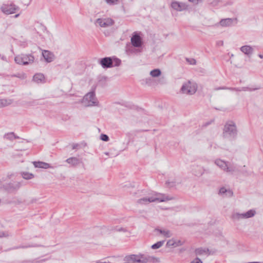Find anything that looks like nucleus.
I'll return each mask as SVG.
<instances>
[{"label":"nucleus","instance_id":"39","mask_svg":"<svg viewBox=\"0 0 263 263\" xmlns=\"http://www.w3.org/2000/svg\"><path fill=\"white\" fill-rule=\"evenodd\" d=\"M218 44L222 46L223 44V42L222 41H220L218 42Z\"/></svg>","mask_w":263,"mask_h":263},{"label":"nucleus","instance_id":"44","mask_svg":"<svg viewBox=\"0 0 263 263\" xmlns=\"http://www.w3.org/2000/svg\"><path fill=\"white\" fill-rule=\"evenodd\" d=\"M104 154L106 155H108L109 153L108 152L104 153Z\"/></svg>","mask_w":263,"mask_h":263},{"label":"nucleus","instance_id":"15","mask_svg":"<svg viewBox=\"0 0 263 263\" xmlns=\"http://www.w3.org/2000/svg\"><path fill=\"white\" fill-rule=\"evenodd\" d=\"M234 21H237V18H227L222 19L219 23L222 27H229L232 25Z\"/></svg>","mask_w":263,"mask_h":263},{"label":"nucleus","instance_id":"3","mask_svg":"<svg viewBox=\"0 0 263 263\" xmlns=\"http://www.w3.org/2000/svg\"><path fill=\"white\" fill-rule=\"evenodd\" d=\"M237 134L236 126L233 121L227 122L223 128L222 136L225 139L232 140L235 138Z\"/></svg>","mask_w":263,"mask_h":263},{"label":"nucleus","instance_id":"22","mask_svg":"<svg viewBox=\"0 0 263 263\" xmlns=\"http://www.w3.org/2000/svg\"><path fill=\"white\" fill-rule=\"evenodd\" d=\"M231 218L232 220L235 221H239L240 220L244 219L243 213H240L239 212H234L232 214Z\"/></svg>","mask_w":263,"mask_h":263},{"label":"nucleus","instance_id":"35","mask_svg":"<svg viewBox=\"0 0 263 263\" xmlns=\"http://www.w3.org/2000/svg\"><path fill=\"white\" fill-rule=\"evenodd\" d=\"M191 263H202V262L199 258H196Z\"/></svg>","mask_w":263,"mask_h":263},{"label":"nucleus","instance_id":"4","mask_svg":"<svg viewBox=\"0 0 263 263\" xmlns=\"http://www.w3.org/2000/svg\"><path fill=\"white\" fill-rule=\"evenodd\" d=\"M197 88L198 86L196 82L193 81H187L183 84L180 92L183 94L193 95L196 93Z\"/></svg>","mask_w":263,"mask_h":263},{"label":"nucleus","instance_id":"14","mask_svg":"<svg viewBox=\"0 0 263 263\" xmlns=\"http://www.w3.org/2000/svg\"><path fill=\"white\" fill-rule=\"evenodd\" d=\"M42 55L44 57L45 60L48 63L52 62L55 58L54 54L48 50H43Z\"/></svg>","mask_w":263,"mask_h":263},{"label":"nucleus","instance_id":"25","mask_svg":"<svg viewBox=\"0 0 263 263\" xmlns=\"http://www.w3.org/2000/svg\"><path fill=\"white\" fill-rule=\"evenodd\" d=\"M161 74V71L159 69H155L150 72V75L153 78L159 77Z\"/></svg>","mask_w":263,"mask_h":263},{"label":"nucleus","instance_id":"8","mask_svg":"<svg viewBox=\"0 0 263 263\" xmlns=\"http://www.w3.org/2000/svg\"><path fill=\"white\" fill-rule=\"evenodd\" d=\"M215 163L226 172L232 173L235 171V168L234 166L229 165L228 163L222 160L217 159L215 160Z\"/></svg>","mask_w":263,"mask_h":263},{"label":"nucleus","instance_id":"30","mask_svg":"<svg viewBox=\"0 0 263 263\" xmlns=\"http://www.w3.org/2000/svg\"><path fill=\"white\" fill-rule=\"evenodd\" d=\"M106 3L109 5H115L119 3V0H105Z\"/></svg>","mask_w":263,"mask_h":263},{"label":"nucleus","instance_id":"1","mask_svg":"<svg viewBox=\"0 0 263 263\" xmlns=\"http://www.w3.org/2000/svg\"><path fill=\"white\" fill-rule=\"evenodd\" d=\"M173 199V197L168 195L159 193H155L138 199L137 201V203L140 205H145L151 202H166Z\"/></svg>","mask_w":263,"mask_h":263},{"label":"nucleus","instance_id":"9","mask_svg":"<svg viewBox=\"0 0 263 263\" xmlns=\"http://www.w3.org/2000/svg\"><path fill=\"white\" fill-rule=\"evenodd\" d=\"M171 7L178 11L185 10L188 8V5L184 3L173 1L171 3Z\"/></svg>","mask_w":263,"mask_h":263},{"label":"nucleus","instance_id":"36","mask_svg":"<svg viewBox=\"0 0 263 263\" xmlns=\"http://www.w3.org/2000/svg\"><path fill=\"white\" fill-rule=\"evenodd\" d=\"M8 235L6 234L4 232L0 231V238L3 237H7Z\"/></svg>","mask_w":263,"mask_h":263},{"label":"nucleus","instance_id":"21","mask_svg":"<svg viewBox=\"0 0 263 263\" xmlns=\"http://www.w3.org/2000/svg\"><path fill=\"white\" fill-rule=\"evenodd\" d=\"M66 162L72 166L78 165L80 161L77 157H70L66 160Z\"/></svg>","mask_w":263,"mask_h":263},{"label":"nucleus","instance_id":"2","mask_svg":"<svg viewBox=\"0 0 263 263\" xmlns=\"http://www.w3.org/2000/svg\"><path fill=\"white\" fill-rule=\"evenodd\" d=\"M96 87L92 90L87 93L83 98L80 101V102L86 107L91 106H98L99 101L96 97L95 90Z\"/></svg>","mask_w":263,"mask_h":263},{"label":"nucleus","instance_id":"5","mask_svg":"<svg viewBox=\"0 0 263 263\" xmlns=\"http://www.w3.org/2000/svg\"><path fill=\"white\" fill-rule=\"evenodd\" d=\"M2 12L6 15L14 14L20 10V7L13 3L4 4L1 7Z\"/></svg>","mask_w":263,"mask_h":263},{"label":"nucleus","instance_id":"29","mask_svg":"<svg viewBox=\"0 0 263 263\" xmlns=\"http://www.w3.org/2000/svg\"><path fill=\"white\" fill-rule=\"evenodd\" d=\"M208 250L205 249H197L196 250L195 252L196 255H202L204 253L206 254V252L208 251Z\"/></svg>","mask_w":263,"mask_h":263},{"label":"nucleus","instance_id":"20","mask_svg":"<svg viewBox=\"0 0 263 263\" xmlns=\"http://www.w3.org/2000/svg\"><path fill=\"white\" fill-rule=\"evenodd\" d=\"M256 214V211L255 209H250L249 211L243 213L244 219L253 217Z\"/></svg>","mask_w":263,"mask_h":263},{"label":"nucleus","instance_id":"45","mask_svg":"<svg viewBox=\"0 0 263 263\" xmlns=\"http://www.w3.org/2000/svg\"><path fill=\"white\" fill-rule=\"evenodd\" d=\"M233 56H234L233 54H232L231 55V57H232Z\"/></svg>","mask_w":263,"mask_h":263},{"label":"nucleus","instance_id":"42","mask_svg":"<svg viewBox=\"0 0 263 263\" xmlns=\"http://www.w3.org/2000/svg\"><path fill=\"white\" fill-rule=\"evenodd\" d=\"M259 57L260 58H261V59H263V55H261V54H259Z\"/></svg>","mask_w":263,"mask_h":263},{"label":"nucleus","instance_id":"26","mask_svg":"<svg viewBox=\"0 0 263 263\" xmlns=\"http://www.w3.org/2000/svg\"><path fill=\"white\" fill-rule=\"evenodd\" d=\"M219 194L220 195H224L225 194H226L227 195H228L229 196H231L233 194V193L232 191H231L230 190H227L226 188L224 187H221L220 190H219Z\"/></svg>","mask_w":263,"mask_h":263},{"label":"nucleus","instance_id":"17","mask_svg":"<svg viewBox=\"0 0 263 263\" xmlns=\"http://www.w3.org/2000/svg\"><path fill=\"white\" fill-rule=\"evenodd\" d=\"M240 49L242 52L249 56L251 55L253 53L254 50L253 47L249 45L243 46L240 48Z\"/></svg>","mask_w":263,"mask_h":263},{"label":"nucleus","instance_id":"41","mask_svg":"<svg viewBox=\"0 0 263 263\" xmlns=\"http://www.w3.org/2000/svg\"><path fill=\"white\" fill-rule=\"evenodd\" d=\"M19 15H20V13H18L15 15V17L16 18V17H18Z\"/></svg>","mask_w":263,"mask_h":263},{"label":"nucleus","instance_id":"34","mask_svg":"<svg viewBox=\"0 0 263 263\" xmlns=\"http://www.w3.org/2000/svg\"><path fill=\"white\" fill-rule=\"evenodd\" d=\"M199 170V172H195L196 176H201L203 173V171L201 167L197 168Z\"/></svg>","mask_w":263,"mask_h":263},{"label":"nucleus","instance_id":"32","mask_svg":"<svg viewBox=\"0 0 263 263\" xmlns=\"http://www.w3.org/2000/svg\"><path fill=\"white\" fill-rule=\"evenodd\" d=\"M15 77L22 80L25 79L26 78V76L24 73H17L15 75Z\"/></svg>","mask_w":263,"mask_h":263},{"label":"nucleus","instance_id":"11","mask_svg":"<svg viewBox=\"0 0 263 263\" xmlns=\"http://www.w3.org/2000/svg\"><path fill=\"white\" fill-rule=\"evenodd\" d=\"M103 232H111L113 231H116L118 232H123L124 233H127L128 234H130V232L128 231L126 228L123 227H119L118 226L114 227L112 226H109L107 227H105L103 229Z\"/></svg>","mask_w":263,"mask_h":263},{"label":"nucleus","instance_id":"40","mask_svg":"<svg viewBox=\"0 0 263 263\" xmlns=\"http://www.w3.org/2000/svg\"><path fill=\"white\" fill-rule=\"evenodd\" d=\"M189 1L190 2L194 3H196V2H197V0H189Z\"/></svg>","mask_w":263,"mask_h":263},{"label":"nucleus","instance_id":"16","mask_svg":"<svg viewBox=\"0 0 263 263\" xmlns=\"http://www.w3.org/2000/svg\"><path fill=\"white\" fill-rule=\"evenodd\" d=\"M183 245V243L179 240H176L175 239H171L167 241L166 243V246L168 247H177L181 246Z\"/></svg>","mask_w":263,"mask_h":263},{"label":"nucleus","instance_id":"24","mask_svg":"<svg viewBox=\"0 0 263 263\" xmlns=\"http://www.w3.org/2000/svg\"><path fill=\"white\" fill-rule=\"evenodd\" d=\"M33 80L36 83H40L44 81V76L42 73H37L33 76Z\"/></svg>","mask_w":263,"mask_h":263},{"label":"nucleus","instance_id":"12","mask_svg":"<svg viewBox=\"0 0 263 263\" xmlns=\"http://www.w3.org/2000/svg\"><path fill=\"white\" fill-rule=\"evenodd\" d=\"M230 89V90H233V91H254V90L259 89V87H257V88H250V87H241V88L217 87V88H215V90H218L219 89Z\"/></svg>","mask_w":263,"mask_h":263},{"label":"nucleus","instance_id":"31","mask_svg":"<svg viewBox=\"0 0 263 263\" xmlns=\"http://www.w3.org/2000/svg\"><path fill=\"white\" fill-rule=\"evenodd\" d=\"M100 139L104 141H108L109 140V137L107 135L105 134H101L100 136Z\"/></svg>","mask_w":263,"mask_h":263},{"label":"nucleus","instance_id":"33","mask_svg":"<svg viewBox=\"0 0 263 263\" xmlns=\"http://www.w3.org/2000/svg\"><path fill=\"white\" fill-rule=\"evenodd\" d=\"M121 64V60L118 59H115L114 60V66H118Z\"/></svg>","mask_w":263,"mask_h":263},{"label":"nucleus","instance_id":"13","mask_svg":"<svg viewBox=\"0 0 263 263\" xmlns=\"http://www.w3.org/2000/svg\"><path fill=\"white\" fill-rule=\"evenodd\" d=\"M99 63L104 68H110L113 66V61L109 57L101 59Z\"/></svg>","mask_w":263,"mask_h":263},{"label":"nucleus","instance_id":"18","mask_svg":"<svg viewBox=\"0 0 263 263\" xmlns=\"http://www.w3.org/2000/svg\"><path fill=\"white\" fill-rule=\"evenodd\" d=\"M155 231L159 233V234L162 235L166 238H168L172 236L171 232L167 229H155Z\"/></svg>","mask_w":263,"mask_h":263},{"label":"nucleus","instance_id":"28","mask_svg":"<svg viewBox=\"0 0 263 263\" xmlns=\"http://www.w3.org/2000/svg\"><path fill=\"white\" fill-rule=\"evenodd\" d=\"M164 240L158 241L157 243L153 245L152 246V248L153 249H159V248H160V247H161L162 246V245L164 244Z\"/></svg>","mask_w":263,"mask_h":263},{"label":"nucleus","instance_id":"19","mask_svg":"<svg viewBox=\"0 0 263 263\" xmlns=\"http://www.w3.org/2000/svg\"><path fill=\"white\" fill-rule=\"evenodd\" d=\"M33 163L35 167H39L44 169H47L51 167L49 164L44 162H33Z\"/></svg>","mask_w":263,"mask_h":263},{"label":"nucleus","instance_id":"7","mask_svg":"<svg viewBox=\"0 0 263 263\" xmlns=\"http://www.w3.org/2000/svg\"><path fill=\"white\" fill-rule=\"evenodd\" d=\"M114 21L110 18L104 17L98 18L95 22L97 26L102 28H107L113 25Z\"/></svg>","mask_w":263,"mask_h":263},{"label":"nucleus","instance_id":"43","mask_svg":"<svg viewBox=\"0 0 263 263\" xmlns=\"http://www.w3.org/2000/svg\"><path fill=\"white\" fill-rule=\"evenodd\" d=\"M26 105L27 106H29V105H31V103H28H28H26Z\"/></svg>","mask_w":263,"mask_h":263},{"label":"nucleus","instance_id":"23","mask_svg":"<svg viewBox=\"0 0 263 263\" xmlns=\"http://www.w3.org/2000/svg\"><path fill=\"white\" fill-rule=\"evenodd\" d=\"M12 103L11 99H0V107L10 105Z\"/></svg>","mask_w":263,"mask_h":263},{"label":"nucleus","instance_id":"38","mask_svg":"<svg viewBox=\"0 0 263 263\" xmlns=\"http://www.w3.org/2000/svg\"><path fill=\"white\" fill-rule=\"evenodd\" d=\"M218 3V1L217 0H215L213 2L212 4L213 5H216Z\"/></svg>","mask_w":263,"mask_h":263},{"label":"nucleus","instance_id":"10","mask_svg":"<svg viewBox=\"0 0 263 263\" xmlns=\"http://www.w3.org/2000/svg\"><path fill=\"white\" fill-rule=\"evenodd\" d=\"M132 45L135 47H140L142 45V38L136 32H134L130 39Z\"/></svg>","mask_w":263,"mask_h":263},{"label":"nucleus","instance_id":"37","mask_svg":"<svg viewBox=\"0 0 263 263\" xmlns=\"http://www.w3.org/2000/svg\"><path fill=\"white\" fill-rule=\"evenodd\" d=\"M196 61L194 59H191L190 64L191 65L196 64Z\"/></svg>","mask_w":263,"mask_h":263},{"label":"nucleus","instance_id":"27","mask_svg":"<svg viewBox=\"0 0 263 263\" xmlns=\"http://www.w3.org/2000/svg\"><path fill=\"white\" fill-rule=\"evenodd\" d=\"M23 178L25 179H31L34 177V175L32 173H29L26 172H23L21 173Z\"/></svg>","mask_w":263,"mask_h":263},{"label":"nucleus","instance_id":"6","mask_svg":"<svg viewBox=\"0 0 263 263\" xmlns=\"http://www.w3.org/2000/svg\"><path fill=\"white\" fill-rule=\"evenodd\" d=\"M14 60L18 64L28 65L33 63L34 58L31 54H23L16 56Z\"/></svg>","mask_w":263,"mask_h":263}]
</instances>
